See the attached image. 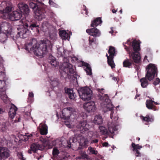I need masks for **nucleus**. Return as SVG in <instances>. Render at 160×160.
I'll use <instances>...</instances> for the list:
<instances>
[{"mask_svg": "<svg viewBox=\"0 0 160 160\" xmlns=\"http://www.w3.org/2000/svg\"><path fill=\"white\" fill-rule=\"evenodd\" d=\"M11 28V24L7 22H2L0 23V31L8 32Z\"/></svg>", "mask_w": 160, "mask_h": 160, "instance_id": "a211bd4d", "label": "nucleus"}, {"mask_svg": "<svg viewBox=\"0 0 160 160\" xmlns=\"http://www.w3.org/2000/svg\"><path fill=\"white\" fill-rule=\"evenodd\" d=\"M109 55L107 54L106 56L107 58V62L108 65L111 67L112 69L115 68V64L114 62V57L116 56V50L114 47L110 46L108 51Z\"/></svg>", "mask_w": 160, "mask_h": 160, "instance_id": "6e6552de", "label": "nucleus"}, {"mask_svg": "<svg viewBox=\"0 0 160 160\" xmlns=\"http://www.w3.org/2000/svg\"><path fill=\"white\" fill-rule=\"evenodd\" d=\"M22 15V13L17 9L8 14V18L11 21H14L19 20Z\"/></svg>", "mask_w": 160, "mask_h": 160, "instance_id": "9b49d317", "label": "nucleus"}, {"mask_svg": "<svg viewBox=\"0 0 160 160\" xmlns=\"http://www.w3.org/2000/svg\"><path fill=\"white\" fill-rule=\"evenodd\" d=\"M112 79H113V80H114L115 81L116 80H117V79L116 78V77H113Z\"/></svg>", "mask_w": 160, "mask_h": 160, "instance_id": "bf43d9fd", "label": "nucleus"}, {"mask_svg": "<svg viewBox=\"0 0 160 160\" xmlns=\"http://www.w3.org/2000/svg\"><path fill=\"white\" fill-rule=\"evenodd\" d=\"M97 90L98 92L101 93L102 94L100 95L99 94L98 95V97L99 98V99L101 100H103V97L102 96L103 93H104V89L103 88H98L97 89Z\"/></svg>", "mask_w": 160, "mask_h": 160, "instance_id": "4c0bfd02", "label": "nucleus"}, {"mask_svg": "<svg viewBox=\"0 0 160 160\" xmlns=\"http://www.w3.org/2000/svg\"><path fill=\"white\" fill-rule=\"evenodd\" d=\"M119 12H120V13L121 14H122V10H120Z\"/></svg>", "mask_w": 160, "mask_h": 160, "instance_id": "69168bd1", "label": "nucleus"}, {"mask_svg": "<svg viewBox=\"0 0 160 160\" xmlns=\"http://www.w3.org/2000/svg\"><path fill=\"white\" fill-rule=\"evenodd\" d=\"M65 92L68 94L69 98L71 99H74L76 97V95L73 92L72 89L69 88L65 89Z\"/></svg>", "mask_w": 160, "mask_h": 160, "instance_id": "5701e85b", "label": "nucleus"}, {"mask_svg": "<svg viewBox=\"0 0 160 160\" xmlns=\"http://www.w3.org/2000/svg\"><path fill=\"white\" fill-rule=\"evenodd\" d=\"M49 43V41L43 40L41 41L39 44H35L30 48V50L32 51L36 56L41 58L43 57L48 52Z\"/></svg>", "mask_w": 160, "mask_h": 160, "instance_id": "423d86ee", "label": "nucleus"}, {"mask_svg": "<svg viewBox=\"0 0 160 160\" xmlns=\"http://www.w3.org/2000/svg\"><path fill=\"white\" fill-rule=\"evenodd\" d=\"M102 22L101 18L98 17L95 18L91 22V26L92 27L96 28L98 25Z\"/></svg>", "mask_w": 160, "mask_h": 160, "instance_id": "b1692460", "label": "nucleus"}, {"mask_svg": "<svg viewBox=\"0 0 160 160\" xmlns=\"http://www.w3.org/2000/svg\"><path fill=\"white\" fill-rule=\"evenodd\" d=\"M77 139L76 136L72 137L70 138V140L68 142V146L70 148L71 147V143L72 142H75L77 141Z\"/></svg>", "mask_w": 160, "mask_h": 160, "instance_id": "72a5a7b5", "label": "nucleus"}, {"mask_svg": "<svg viewBox=\"0 0 160 160\" xmlns=\"http://www.w3.org/2000/svg\"><path fill=\"white\" fill-rule=\"evenodd\" d=\"M59 35L62 39L66 40L70 38L69 34L64 30L60 31Z\"/></svg>", "mask_w": 160, "mask_h": 160, "instance_id": "bb28decb", "label": "nucleus"}, {"mask_svg": "<svg viewBox=\"0 0 160 160\" xmlns=\"http://www.w3.org/2000/svg\"><path fill=\"white\" fill-rule=\"evenodd\" d=\"M17 110V107L13 104H12L8 112L9 117L11 119H13L14 117Z\"/></svg>", "mask_w": 160, "mask_h": 160, "instance_id": "aec40b11", "label": "nucleus"}, {"mask_svg": "<svg viewBox=\"0 0 160 160\" xmlns=\"http://www.w3.org/2000/svg\"><path fill=\"white\" fill-rule=\"evenodd\" d=\"M105 107L106 108H107V111H111V113L110 115V118L113 119V115L114 113V112L113 111V105L111 104H106L105 105ZM118 119V117H117V116L114 117H113V119L115 121H116Z\"/></svg>", "mask_w": 160, "mask_h": 160, "instance_id": "412c9836", "label": "nucleus"}, {"mask_svg": "<svg viewBox=\"0 0 160 160\" xmlns=\"http://www.w3.org/2000/svg\"><path fill=\"white\" fill-rule=\"evenodd\" d=\"M140 41L136 39L133 40L132 42L130 40H128L126 43L132 46L133 51L130 49V47H127L124 43L123 45L129 54L130 59H127L124 60L123 62V66L126 68H130L133 63V61L135 63H139L141 60V57L139 52L140 50Z\"/></svg>", "mask_w": 160, "mask_h": 160, "instance_id": "f257e3e1", "label": "nucleus"}, {"mask_svg": "<svg viewBox=\"0 0 160 160\" xmlns=\"http://www.w3.org/2000/svg\"><path fill=\"white\" fill-rule=\"evenodd\" d=\"M147 72L145 77L142 78L140 79L141 86L143 88H147L149 84L148 80L151 81L154 78L155 75L157 76L158 70L156 65L149 63L146 68Z\"/></svg>", "mask_w": 160, "mask_h": 160, "instance_id": "7ed1b4c3", "label": "nucleus"}, {"mask_svg": "<svg viewBox=\"0 0 160 160\" xmlns=\"http://www.w3.org/2000/svg\"><path fill=\"white\" fill-rule=\"evenodd\" d=\"M48 62L52 66L54 67L56 66L57 65V62L54 58L49 59Z\"/></svg>", "mask_w": 160, "mask_h": 160, "instance_id": "58836bf2", "label": "nucleus"}, {"mask_svg": "<svg viewBox=\"0 0 160 160\" xmlns=\"http://www.w3.org/2000/svg\"><path fill=\"white\" fill-rule=\"evenodd\" d=\"M99 129L100 132L101 134L108 135L112 138H113L114 132L117 130V129L114 125L111 126L109 125L108 127V131L105 127L102 126H100Z\"/></svg>", "mask_w": 160, "mask_h": 160, "instance_id": "1a4fd4ad", "label": "nucleus"}, {"mask_svg": "<svg viewBox=\"0 0 160 160\" xmlns=\"http://www.w3.org/2000/svg\"><path fill=\"white\" fill-rule=\"evenodd\" d=\"M79 154L83 159L89 160L90 158L88 155L86 153L85 151H81L79 152Z\"/></svg>", "mask_w": 160, "mask_h": 160, "instance_id": "2f4dec72", "label": "nucleus"}, {"mask_svg": "<svg viewBox=\"0 0 160 160\" xmlns=\"http://www.w3.org/2000/svg\"><path fill=\"white\" fill-rule=\"evenodd\" d=\"M131 147L132 148V151L135 152V155L136 157H140L141 156V154L139 152L138 149L142 148V146H140L139 144H135L134 143L132 142V144Z\"/></svg>", "mask_w": 160, "mask_h": 160, "instance_id": "6ab92c4d", "label": "nucleus"}, {"mask_svg": "<svg viewBox=\"0 0 160 160\" xmlns=\"http://www.w3.org/2000/svg\"><path fill=\"white\" fill-rule=\"evenodd\" d=\"M18 10L22 14L28 15L29 13V9L28 5L24 3L20 2L18 4Z\"/></svg>", "mask_w": 160, "mask_h": 160, "instance_id": "dca6fc26", "label": "nucleus"}, {"mask_svg": "<svg viewBox=\"0 0 160 160\" xmlns=\"http://www.w3.org/2000/svg\"><path fill=\"white\" fill-rule=\"evenodd\" d=\"M83 10L85 11V14L87 15H88V9L87 8L86 6L85 5H83Z\"/></svg>", "mask_w": 160, "mask_h": 160, "instance_id": "3c124183", "label": "nucleus"}, {"mask_svg": "<svg viewBox=\"0 0 160 160\" xmlns=\"http://www.w3.org/2000/svg\"><path fill=\"white\" fill-rule=\"evenodd\" d=\"M84 109L88 112H94L96 109L95 102L92 101L85 103L83 105Z\"/></svg>", "mask_w": 160, "mask_h": 160, "instance_id": "ddd939ff", "label": "nucleus"}, {"mask_svg": "<svg viewBox=\"0 0 160 160\" xmlns=\"http://www.w3.org/2000/svg\"><path fill=\"white\" fill-rule=\"evenodd\" d=\"M160 82V79L158 78H156L155 80L154 81L153 84L155 85L156 86Z\"/></svg>", "mask_w": 160, "mask_h": 160, "instance_id": "49530a36", "label": "nucleus"}, {"mask_svg": "<svg viewBox=\"0 0 160 160\" xmlns=\"http://www.w3.org/2000/svg\"><path fill=\"white\" fill-rule=\"evenodd\" d=\"M5 82L4 80H0V89H2L4 86Z\"/></svg>", "mask_w": 160, "mask_h": 160, "instance_id": "09e8293b", "label": "nucleus"}, {"mask_svg": "<svg viewBox=\"0 0 160 160\" xmlns=\"http://www.w3.org/2000/svg\"><path fill=\"white\" fill-rule=\"evenodd\" d=\"M21 160H26L25 158H24V157H23L21 159Z\"/></svg>", "mask_w": 160, "mask_h": 160, "instance_id": "0e129e2a", "label": "nucleus"}, {"mask_svg": "<svg viewBox=\"0 0 160 160\" xmlns=\"http://www.w3.org/2000/svg\"><path fill=\"white\" fill-rule=\"evenodd\" d=\"M65 58H67L68 59V62H69V59L70 58L71 60L72 61H73L74 62L77 61L78 59L77 58L74 57H66Z\"/></svg>", "mask_w": 160, "mask_h": 160, "instance_id": "a18cd8bd", "label": "nucleus"}, {"mask_svg": "<svg viewBox=\"0 0 160 160\" xmlns=\"http://www.w3.org/2000/svg\"><path fill=\"white\" fill-rule=\"evenodd\" d=\"M137 139L139 141L140 139V138L139 137H137Z\"/></svg>", "mask_w": 160, "mask_h": 160, "instance_id": "774afa93", "label": "nucleus"}, {"mask_svg": "<svg viewBox=\"0 0 160 160\" xmlns=\"http://www.w3.org/2000/svg\"><path fill=\"white\" fill-rule=\"evenodd\" d=\"M86 32L89 35L94 38L99 37L101 34L100 31L96 28L93 27L90 29H88Z\"/></svg>", "mask_w": 160, "mask_h": 160, "instance_id": "f3484780", "label": "nucleus"}, {"mask_svg": "<svg viewBox=\"0 0 160 160\" xmlns=\"http://www.w3.org/2000/svg\"><path fill=\"white\" fill-rule=\"evenodd\" d=\"M13 7L12 5H9L8 6L7 5L6 8L3 10V13L4 15L5 14L8 16V14L12 10Z\"/></svg>", "mask_w": 160, "mask_h": 160, "instance_id": "c85d7f7f", "label": "nucleus"}, {"mask_svg": "<svg viewBox=\"0 0 160 160\" xmlns=\"http://www.w3.org/2000/svg\"><path fill=\"white\" fill-rule=\"evenodd\" d=\"M96 38H92L89 37V46H92L96 44Z\"/></svg>", "mask_w": 160, "mask_h": 160, "instance_id": "f704fd0d", "label": "nucleus"}, {"mask_svg": "<svg viewBox=\"0 0 160 160\" xmlns=\"http://www.w3.org/2000/svg\"><path fill=\"white\" fill-rule=\"evenodd\" d=\"M78 92L80 98L84 101L89 100L92 95V91L88 87H85L79 88Z\"/></svg>", "mask_w": 160, "mask_h": 160, "instance_id": "0eeeda50", "label": "nucleus"}, {"mask_svg": "<svg viewBox=\"0 0 160 160\" xmlns=\"http://www.w3.org/2000/svg\"><path fill=\"white\" fill-rule=\"evenodd\" d=\"M82 64L83 66H84L86 67V68H91L90 65L88 63L82 62Z\"/></svg>", "mask_w": 160, "mask_h": 160, "instance_id": "de8ad7c7", "label": "nucleus"}, {"mask_svg": "<svg viewBox=\"0 0 160 160\" xmlns=\"http://www.w3.org/2000/svg\"><path fill=\"white\" fill-rule=\"evenodd\" d=\"M60 84V82L58 79L56 78L52 81L51 83L52 85L54 87L58 86Z\"/></svg>", "mask_w": 160, "mask_h": 160, "instance_id": "ea45409f", "label": "nucleus"}, {"mask_svg": "<svg viewBox=\"0 0 160 160\" xmlns=\"http://www.w3.org/2000/svg\"><path fill=\"white\" fill-rule=\"evenodd\" d=\"M8 160H14V159L12 158H10Z\"/></svg>", "mask_w": 160, "mask_h": 160, "instance_id": "052dcab7", "label": "nucleus"}, {"mask_svg": "<svg viewBox=\"0 0 160 160\" xmlns=\"http://www.w3.org/2000/svg\"><path fill=\"white\" fill-rule=\"evenodd\" d=\"M40 133L42 135H46L48 133V127L45 124L42 125L40 129Z\"/></svg>", "mask_w": 160, "mask_h": 160, "instance_id": "c756f323", "label": "nucleus"}, {"mask_svg": "<svg viewBox=\"0 0 160 160\" xmlns=\"http://www.w3.org/2000/svg\"><path fill=\"white\" fill-rule=\"evenodd\" d=\"M10 151L7 148L0 147V160H5L10 156Z\"/></svg>", "mask_w": 160, "mask_h": 160, "instance_id": "2eb2a0df", "label": "nucleus"}, {"mask_svg": "<svg viewBox=\"0 0 160 160\" xmlns=\"http://www.w3.org/2000/svg\"><path fill=\"white\" fill-rule=\"evenodd\" d=\"M60 153V151L56 147H54L53 148L52 154L53 156L57 157Z\"/></svg>", "mask_w": 160, "mask_h": 160, "instance_id": "e433bc0d", "label": "nucleus"}, {"mask_svg": "<svg viewBox=\"0 0 160 160\" xmlns=\"http://www.w3.org/2000/svg\"><path fill=\"white\" fill-rule=\"evenodd\" d=\"M1 98L4 102H5L7 100L8 97L6 94H3L1 95Z\"/></svg>", "mask_w": 160, "mask_h": 160, "instance_id": "c03bdc74", "label": "nucleus"}, {"mask_svg": "<svg viewBox=\"0 0 160 160\" xmlns=\"http://www.w3.org/2000/svg\"><path fill=\"white\" fill-rule=\"evenodd\" d=\"M73 110V108L71 107L64 108L62 111V114L61 115V118L64 120H69Z\"/></svg>", "mask_w": 160, "mask_h": 160, "instance_id": "f8f14e48", "label": "nucleus"}, {"mask_svg": "<svg viewBox=\"0 0 160 160\" xmlns=\"http://www.w3.org/2000/svg\"><path fill=\"white\" fill-rule=\"evenodd\" d=\"M85 70L86 71L87 74L88 75H91L92 74V70L91 67L88 68H86Z\"/></svg>", "mask_w": 160, "mask_h": 160, "instance_id": "79ce46f5", "label": "nucleus"}, {"mask_svg": "<svg viewBox=\"0 0 160 160\" xmlns=\"http://www.w3.org/2000/svg\"><path fill=\"white\" fill-rule=\"evenodd\" d=\"M14 141L15 142H18V139L15 138Z\"/></svg>", "mask_w": 160, "mask_h": 160, "instance_id": "680f3d73", "label": "nucleus"}, {"mask_svg": "<svg viewBox=\"0 0 160 160\" xmlns=\"http://www.w3.org/2000/svg\"><path fill=\"white\" fill-rule=\"evenodd\" d=\"M88 151L89 152L88 154L89 155L93 154L97 155L98 153V151L96 150L94 148L91 147L88 148L87 152H88Z\"/></svg>", "mask_w": 160, "mask_h": 160, "instance_id": "7c9ffc66", "label": "nucleus"}, {"mask_svg": "<svg viewBox=\"0 0 160 160\" xmlns=\"http://www.w3.org/2000/svg\"><path fill=\"white\" fill-rule=\"evenodd\" d=\"M42 156L41 155L39 156V157H37L36 158L38 160L42 158Z\"/></svg>", "mask_w": 160, "mask_h": 160, "instance_id": "6e6d98bb", "label": "nucleus"}, {"mask_svg": "<svg viewBox=\"0 0 160 160\" xmlns=\"http://www.w3.org/2000/svg\"><path fill=\"white\" fill-rule=\"evenodd\" d=\"M140 118L142 120V121H146L148 122L152 121V119L148 115H147L145 117L141 116L140 117Z\"/></svg>", "mask_w": 160, "mask_h": 160, "instance_id": "c9c22d12", "label": "nucleus"}, {"mask_svg": "<svg viewBox=\"0 0 160 160\" xmlns=\"http://www.w3.org/2000/svg\"><path fill=\"white\" fill-rule=\"evenodd\" d=\"M29 98H28V100H30V102H32V98L34 97V94L32 92H29L28 94Z\"/></svg>", "mask_w": 160, "mask_h": 160, "instance_id": "37998d69", "label": "nucleus"}, {"mask_svg": "<svg viewBox=\"0 0 160 160\" xmlns=\"http://www.w3.org/2000/svg\"><path fill=\"white\" fill-rule=\"evenodd\" d=\"M90 144L97 143L99 141V136L96 134L93 133L90 138Z\"/></svg>", "mask_w": 160, "mask_h": 160, "instance_id": "a878e982", "label": "nucleus"}, {"mask_svg": "<svg viewBox=\"0 0 160 160\" xmlns=\"http://www.w3.org/2000/svg\"><path fill=\"white\" fill-rule=\"evenodd\" d=\"M77 128L80 131L81 133H84L88 131L90 128V126L87 123L86 120L82 121L77 126Z\"/></svg>", "mask_w": 160, "mask_h": 160, "instance_id": "9d476101", "label": "nucleus"}, {"mask_svg": "<svg viewBox=\"0 0 160 160\" xmlns=\"http://www.w3.org/2000/svg\"><path fill=\"white\" fill-rule=\"evenodd\" d=\"M23 28L18 30L17 35L20 38H27L29 34V30L31 29L36 32L35 33H39L40 27L39 25L34 20L26 19L24 22L22 21Z\"/></svg>", "mask_w": 160, "mask_h": 160, "instance_id": "f03ea898", "label": "nucleus"}, {"mask_svg": "<svg viewBox=\"0 0 160 160\" xmlns=\"http://www.w3.org/2000/svg\"><path fill=\"white\" fill-rule=\"evenodd\" d=\"M62 64L63 71L61 72V76L66 80L67 79L72 78L73 80L77 79L78 74L73 68L72 65L69 62L68 59L64 57Z\"/></svg>", "mask_w": 160, "mask_h": 160, "instance_id": "20e7f679", "label": "nucleus"}, {"mask_svg": "<svg viewBox=\"0 0 160 160\" xmlns=\"http://www.w3.org/2000/svg\"><path fill=\"white\" fill-rule=\"evenodd\" d=\"M77 158L79 159H82V157H81V156L80 155V156H78Z\"/></svg>", "mask_w": 160, "mask_h": 160, "instance_id": "13d9d810", "label": "nucleus"}, {"mask_svg": "<svg viewBox=\"0 0 160 160\" xmlns=\"http://www.w3.org/2000/svg\"><path fill=\"white\" fill-rule=\"evenodd\" d=\"M7 36L6 33L4 32L0 33V41L2 42H4L7 39Z\"/></svg>", "mask_w": 160, "mask_h": 160, "instance_id": "473e14b6", "label": "nucleus"}, {"mask_svg": "<svg viewBox=\"0 0 160 160\" xmlns=\"http://www.w3.org/2000/svg\"><path fill=\"white\" fill-rule=\"evenodd\" d=\"M154 101L152 100H147L146 102V107L149 109L155 111L157 110V107L153 104Z\"/></svg>", "mask_w": 160, "mask_h": 160, "instance_id": "4be33fe9", "label": "nucleus"}, {"mask_svg": "<svg viewBox=\"0 0 160 160\" xmlns=\"http://www.w3.org/2000/svg\"><path fill=\"white\" fill-rule=\"evenodd\" d=\"M103 146L105 147H108V143L107 142H104L102 144Z\"/></svg>", "mask_w": 160, "mask_h": 160, "instance_id": "864d4df0", "label": "nucleus"}, {"mask_svg": "<svg viewBox=\"0 0 160 160\" xmlns=\"http://www.w3.org/2000/svg\"><path fill=\"white\" fill-rule=\"evenodd\" d=\"M45 147L43 145H40L39 144L33 143L30 146V149L28 151L29 154H31L32 152L35 153L38 150H42L44 149Z\"/></svg>", "mask_w": 160, "mask_h": 160, "instance_id": "4468645a", "label": "nucleus"}, {"mask_svg": "<svg viewBox=\"0 0 160 160\" xmlns=\"http://www.w3.org/2000/svg\"><path fill=\"white\" fill-rule=\"evenodd\" d=\"M102 122V117L100 115L96 116L93 120V122L96 124H101Z\"/></svg>", "mask_w": 160, "mask_h": 160, "instance_id": "cd10ccee", "label": "nucleus"}, {"mask_svg": "<svg viewBox=\"0 0 160 160\" xmlns=\"http://www.w3.org/2000/svg\"><path fill=\"white\" fill-rule=\"evenodd\" d=\"M112 13H115L117 12V11L115 9H113L112 10Z\"/></svg>", "mask_w": 160, "mask_h": 160, "instance_id": "4d7b16f0", "label": "nucleus"}, {"mask_svg": "<svg viewBox=\"0 0 160 160\" xmlns=\"http://www.w3.org/2000/svg\"><path fill=\"white\" fill-rule=\"evenodd\" d=\"M5 75L4 72H0V79L3 78Z\"/></svg>", "mask_w": 160, "mask_h": 160, "instance_id": "603ef678", "label": "nucleus"}, {"mask_svg": "<svg viewBox=\"0 0 160 160\" xmlns=\"http://www.w3.org/2000/svg\"><path fill=\"white\" fill-rule=\"evenodd\" d=\"M89 141L88 138L86 137L82 136L81 139V146L84 148H87L88 146Z\"/></svg>", "mask_w": 160, "mask_h": 160, "instance_id": "393cba45", "label": "nucleus"}, {"mask_svg": "<svg viewBox=\"0 0 160 160\" xmlns=\"http://www.w3.org/2000/svg\"><path fill=\"white\" fill-rule=\"evenodd\" d=\"M153 103H154V104H155V105H158V104H159L157 102H153Z\"/></svg>", "mask_w": 160, "mask_h": 160, "instance_id": "e2e57ef3", "label": "nucleus"}, {"mask_svg": "<svg viewBox=\"0 0 160 160\" xmlns=\"http://www.w3.org/2000/svg\"><path fill=\"white\" fill-rule=\"evenodd\" d=\"M17 155L19 158L20 160L23 157L22 152H18Z\"/></svg>", "mask_w": 160, "mask_h": 160, "instance_id": "8fccbe9b", "label": "nucleus"}, {"mask_svg": "<svg viewBox=\"0 0 160 160\" xmlns=\"http://www.w3.org/2000/svg\"><path fill=\"white\" fill-rule=\"evenodd\" d=\"M4 112L3 109L0 108V114H2Z\"/></svg>", "mask_w": 160, "mask_h": 160, "instance_id": "5fc2aeb1", "label": "nucleus"}, {"mask_svg": "<svg viewBox=\"0 0 160 160\" xmlns=\"http://www.w3.org/2000/svg\"><path fill=\"white\" fill-rule=\"evenodd\" d=\"M40 30L45 32H47L48 30V27L47 26L46 23H42L41 28L40 27Z\"/></svg>", "mask_w": 160, "mask_h": 160, "instance_id": "a19ab883", "label": "nucleus"}, {"mask_svg": "<svg viewBox=\"0 0 160 160\" xmlns=\"http://www.w3.org/2000/svg\"><path fill=\"white\" fill-rule=\"evenodd\" d=\"M32 42H30L29 43L28 45H30L31 46H32Z\"/></svg>", "mask_w": 160, "mask_h": 160, "instance_id": "338daca9", "label": "nucleus"}, {"mask_svg": "<svg viewBox=\"0 0 160 160\" xmlns=\"http://www.w3.org/2000/svg\"><path fill=\"white\" fill-rule=\"evenodd\" d=\"M36 3L33 2H30L29 5L30 8L34 11L35 18L40 21L45 18V13L46 12V6L43 3L39 2L38 0H36Z\"/></svg>", "mask_w": 160, "mask_h": 160, "instance_id": "39448f33", "label": "nucleus"}]
</instances>
